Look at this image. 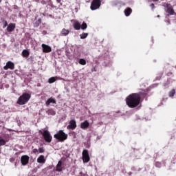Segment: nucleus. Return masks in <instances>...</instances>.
<instances>
[{
  "instance_id": "obj_1",
  "label": "nucleus",
  "mask_w": 176,
  "mask_h": 176,
  "mask_svg": "<svg viewBox=\"0 0 176 176\" xmlns=\"http://www.w3.org/2000/svg\"><path fill=\"white\" fill-rule=\"evenodd\" d=\"M125 101L129 108H137L141 104L140 97L138 93L130 94L126 98Z\"/></svg>"
},
{
  "instance_id": "obj_2",
  "label": "nucleus",
  "mask_w": 176,
  "mask_h": 176,
  "mask_svg": "<svg viewBox=\"0 0 176 176\" xmlns=\"http://www.w3.org/2000/svg\"><path fill=\"white\" fill-rule=\"evenodd\" d=\"M30 98H31V95L24 93L18 98L16 104H19V105H25L30 101Z\"/></svg>"
},
{
  "instance_id": "obj_3",
  "label": "nucleus",
  "mask_w": 176,
  "mask_h": 176,
  "mask_svg": "<svg viewBox=\"0 0 176 176\" xmlns=\"http://www.w3.org/2000/svg\"><path fill=\"white\" fill-rule=\"evenodd\" d=\"M54 138L58 140L59 142H64L68 138V135L64 132L63 130H59L55 135Z\"/></svg>"
},
{
  "instance_id": "obj_4",
  "label": "nucleus",
  "mask_w": 176,
  "mask_h": 176,
  "mask_svg": "<svg viewBox=\"0 0 176 176\" xmlns=\"http://www.w3.org/2000/svg\"><path fill=\"white\" fill-rule=\"evenodd\" d=\"M38 133L40 134H42L45 142H52V140H53V137L52 136V135L50 134V132H49V131L40 130V131H38Z\"/></svg>"
},
{
  "instance_id": "obj_5",
  "label": "nucleus",
  "mask_w": 176,
  "mask_h": 176,
  "mask_svg": "<svg viewBox=\"0 0 176 176\" xmlns=\"http://www.w3.org/2000/svg\"><path fill=\"white\" fill-rule=\"evenodd\" d=\"M101 8V0H93L91 3V10H97Z\"/></svg>"
},
{
  "instance_id": "obj_6",
  "label": "nucleus",
  "mask_w": 176,
  "mask_h": 176,
  "mask_svg": "<svg viewBox=\"0 0 176 176\" xmlns=\"http://www.w3.org/2000/svg\"><path fill=\"white\" fill-rule=\"evenodd\" d=\"M82 155L83 163H89L90 162V155H89V150L84 149L82 151Z\"/></svg>"
},
{
  "instance_id": "obj_7",
  "label": "nucleus",
  "mask_w": 176,
  "mask_h": 176,
  "mask_svg": "<svg viewBox=\"0 0 176 176\" xmlns=\"http://www.w3.org/2000/svg\"><path fill=\"white\" fill-rule=\"evenodd\" d=\"M165 8L166 13H168L170 16H173V14H175V11H174V8H173L171 4L166 3Z\"/></svg>"
},
{
  "instance_id": "obj_8",
  "label": "nucleus",
  "mask_w": 176,
  "mask_h": 176,
  "mask_svg": "<svg viewBox=\"0 0 176 176\" xmlns=\"http://www.w3.org/2000/svg\"><path fill=\"white\" fill-rule=\"evenodd\" d=\"M67 129V130H75L76 129V121L75 120H71Z\"/></svg>"
},
{
  "instance_id": "obj_9",
  "label": "nucleus",
  "mask_w": 176,
  "mask_h": 176,
  "mask_svg": "<svg viewBox=\"0 0 176 176\" xmlns=\"http://www.w3.org/2000/svg\"><path fill=\"white\" fill-rule=\"evenodd\" d=\"M30 162V157L28 155H23L21 157V162L22 166H27Z\"/></svg>"
},
{
  "instance_id": "obj_10",
  "label": "nucleus",
  "mask_w": 176,
  "mask_h": 176,
  "mask_svg": "<svg viewBox=\"0 0 176 176\" xmlns=\"http://www.w3.org/2000/svg\"><path fill=\"white\" fill-rule=\"evenodd\" d=\"M3 69H5V71H8V69H14V63L12 61L7 62L6 65L3 67Z\"/></svg>"
},
{
  "instance_id": "obj_11",
  "label": "nucleus",
  "mask_w": 176,
  "mask_h": 176,
  "mask_svg": "<svg viewBox=\"0 0 176 176\" xmlns=\"http://www.w3.org/2000/svg\"><path fill=\"white\" fill-rule=\"evenodd\" d=\"M41 47H43V53H50L52 52V47L47 45L42 44Z\"/></svg>"
},
{
  "instance_id": "obj_12",
  "label": "nucleus",
  "mask_w": 176,
  "mask_h": 176,
  "mask_svg": "<svg viewBox=\"0 0 176 176\" xmlns=\"http://www.w3.org/2000/svg\"><path fill=\"white\" fill-rule=\"evenodd\" d=\"M148 89H146V90L142 89L139 93H137L140 97V101H141L142 97L144 98V97H146V96H148Z\"/></svg>"
},
{
  "instance_id": "obj_13",
  "label": "nucleus",
  "mask_w": 176,
  "mask_h": 176,
  "mask_svg": "<svg viewBox=\"0 0 176 176\" xmlns=\"http://www.w3.org/2000/svg\"><path fill=\"white\" fill-rule=\"evenodd\" d=\"M90 123H89V121L85 120L80 124V129H82V130H86V129H88Z\"/></svg>"
},
{
  "instance_id": "obj_14",
  "label": "nucleus",
  "mask_w": 176,
  "mask_h": 176,
  "mask_svg": "<svg viewBox=\"0 0 176 176\" xmlns=\"http://www.w3.org/2000/svg\"><path fill=\"white\" fill-rule=\"evenodd\" d=\"M16 28V23H10L7 27L8 32H13Z\"/></svg>"
},
{
  "instance_id": "obj_15",
  "label": "nucleus",
  "mask_w": 176,
  "mask_h": 176,
  "mask_svg": "<svg viewBox=\"0 0 176 176\" xmlns=\"http://www.w3.org/2000/svg\"><path fill=\"white\" fill-rule=\"evenodd\" d=\"M62 166H63V162L58 161L56 165V171H58V173H61V171H63Z\"/></svg>"
},
{
  "instance_id": "obj_16",
  "label": "nucleus",
  "mask_w": 176,
  "mask_h": 176,
  "mask_svg": "<svg viewBox=\"0 0 176 176\" xmlns=\"http://www.w3.org/2000/svg\"><path fill=\"white\" fill-rule=\"evenodd\" d=\"M37 162L40 163L41 164H43L45 163H46V159H45V155H40L38 158H37Z\"/></svg>"
},
{
  "instance_id": "obj_17",
  "label": "nucleus",
  "mask_w": 176,
  "mask_h": 176,
  "mask_svg": "<svg viewBox=\"0 0 176 176\" xmlns=\"http://www.w3.org/2000/svg\"><path fill=\"white\" fill-rule=\"evenodd\" d=\"M73 27L74 30L79 31V30H80V23H79L78 21H74L73 23Z\"/></svg>"
},
{
  "instance_id": "obj_18",
  "label": "nucleus",
  "mask_w": 176,
  "mask_h": 176,
  "mask_svg": "<svg viewBox=\"0 0 176 176\" xmlns=\"http://www.w3.org/2000/svg\"><path fill=\"white\" fill-rule=\"evenodd\" d=\"M132 12H133V10L131 8H127L124 10V14H125V16H126V17H129V16H130V14H131Z\"/></svg>"
},
{
  "instance_id": "obj_19",
  "label": "nucleus",
  "mask_w": 176,
  "mask_h": 176,
  "mask_svg": "<svg viewBox=\"0 0 176 176\" xmlns=\"http://www.w3.org/2000/svg\"><path fill=\"white\" fill-rule=\"evenodd\" d=\"M56 104V100H54V98H49L47 102H46V105H50V104Z\"/></svg>"
},
{
  "instance_id": "obj_20",
  "label": "nucleus",
  "mask_w": 176,
  "mask_h": 176,
  "mask_svg": "<svg viewBox=\"0 0 176 176\" xmlns=\"http://www.w3.org/2000/svg\"><path fill=\"white\" fill-rule=\"evenodd\" d=\"M61 34L63 36H67V35H68V34H69V30L63 28L61 31Z\"/></svg>"
},
{
  "instance_id": "obj_21",
  "label": "nucleus",
  "mask_w": 176,
  "mask_h": 176,
  "mask_svg": "<svg viewBox=\"0 0 176 176\" xmlns=\"http://www.w3.org/2000/svg\"><path fill=\"white\" fill-rule=\"evenodd\" d=\"M23 57H28L30 56V51L27 50H23L22 52Z\"/></svg>"
},
{
  "instance_id": "obj_22",
  "label": "nucleus",
  "mask_w": 176,
  "mask_h": 176,
  "mask_svg": "<svg viewBox=\"0 0 176 176\" xmlns=\"http://www.w3.org/2000/svg\"><path fill=\"white\" fill-rule=\"evenodd\" d=\"M47 115H52V116H54L56 115V111L53 109H49L47 111Z\"/></svg>"
},
{
  "instance_id": "obj_23",
  "label": "nucleus",
  "mask_w": 176,
  "mask_h": 176,
  "mask_svg": "<svg viewBox=\"0 0 176 176\" xmlns=\"http://www.w3.org/2000/svg\"><path fill=\"white\" fill-rule=\"evenodd\" d=\"M80 39H86L87 36H89L88 33H82V34L80 35Z\"/></svg>"
},
{
  "instance_id": "obj_24",
  "label": "nucleus",
  "mask_w": 176,
  "mask_h": 176,
  "mask_svg": "<svg viewBox=\"0 0 176 176\" xmlns=\"http://www.w3.org/2000/svg\"><path fill=\"white\" fill-rule=\"evenodd\" d=\"M81 30H86L87 28V23L85 22H83L82 25H80Z\"/></svg>"
},
{
  "instance_id": "obj_25",
  "label": "nucleus",
  "mask_w": 176,
  "mask_h": 176,
  "mask_svg": "<svg viewBox=\"0 0 176 176\" xmlns=\"http://www.w3.org/2000/svg\"><path fill=\"white\" fill-rule=\"evenodd\" d=\"M78 63L80 64V65H86V60L83 58H80Z\"/></svg>"
},
{
  "instance_id": "obj_26",
  "label": "nucleus",
  "mask_w": 176,
  "mask_h": 176,
  "mask_svg": "<svg viewBox=\"0 0 176 176\" xmlns=\"http://www.w3.org/2000/svg\"><path fill=\"white\" fill-rule=\"evenodd\" d=\"M56 78L55 77H51L49 78L48 80V82L52 84V83H54V82H56Z\"/></svg>"
},
{
  "instance_id": "obj_27",
  "label": "nucleus",
  "mask_w": 176,
  "mask_h": 176,
  "mask_svg": "<svg viewBox=\"0 0 176 176\" xmlns=\"http://www.w3.org/2000/svg\"><path fill=\"white\" fill-rule=\"evenodd\" d=\"M3 145H6V140L0 139V146H3Z\"/></svg>"
},
{
  "instance_id": "obj_28",
  "label": "nucleus",
  "mask_w": 176,
  "mask_h": 176,
  "mask_svg": "<svg viewBox=\"0 0 176 176\" xmlns=\"http://www.w3.org/2000/svg\"><path fill=\"white\" fill-rule=\"evenodd\" d=\"M169 97H173V96H175V89H172L169 94Z\"/></svg>"
},
{
  "instance_id": "obj_29",
  "label": "nucleus",
  "mask_w": 176,
  "mask_h": 176,
  "mask_svg": "<svg viewBox=\"0 0 176 176\" xmlns=\"http://www.w3.org/2000/svg\"><path fill=\"white\" fill-rule=\"evenodd\" d=\"M39 24H41V19H38L35 22L34 27H39Z\"/></svg>"
},
{
  "instance_id": "obj_30",
  "label": "nucleus",
  "mask_w": 176,
  "mask_h": 176,
  "mask_svg": "<svg viewBox=\"0 0 176 176\" xmlns=\"http://www.w3.org/2000/svg\"><path fill=\"white\" fill-rule=\"evenodd\" d=\"M39 153H45V148L43 147H40L38 148Z\"/></svg>"
},
{
  "instance_id": "obj_31",
  "label": "nucleus",
  "mask_w": 176,
  "mask_h": 176,
  "mask_svg": "<svg viewBox=\"0 0 176 176\" xmlns=\"http://www.w3.org/2000/svg\"><path fill=\"white\" fill-rule=\"evenodd\" d=\"M32 152H33V153L36 154V153H38V149L37 148H34L32 150Z\"/></svg>"
},
{
  "instance_id": "obj_32",
  "label": "nucleus",
  "mask_w": 176,
  "mask_h": 176,
  "mask_svg": "<svg viewBox=\"0 0 176 176\" xmlns=\"http://www.w3.org/2000/svg\"><path fill=\"white\" fill-rule=\"evenodd\" d=\"M168 85H170V82H168V81H167L166 82L164 83V87H166V86H168Z\"/></svg>"
},
{
  "instance_id": "obj_33",
  "label": "nucleus",
  "mask_w": 176,
  "mask_h": 176,
  "mask_svg": "<svg viewBox=\"0 0 176 176\" xmlns=\"http://www.w3.org/2000/svg\"><path fill=\"white\" fill-rule=\"evenodd\" d=\"M57 3H60V6H63V3H61V0H56Z\"/></svg>"
},
{
  "instance_id": "obj_34",
  "label": "nucleus",
  "mask_w": 176,
  "mask_h": 176,
  "mask_svg": "<svg viewBox=\"0 0 176 176\" xmlns=\"http://www.w3.org/2000/svg\"><path fill=\"white\" fill-rule=\"evenodd\" d=\"M151 8H152V9H155V4L154 3H151L150 5Z\"/></svg>"
},
{
  "instance_id": "obj_35",
  "label": "nucleus",
  "mask_w": 176,
  "mask_h": 176,
  "mask_svg": "<svg viewBox=\"0 0 176 176\" xmlns=\"http://www.w3.org/2000/svg\"><path fill=\"white\" fill-rule=\"evenodd\" d=\"M155 166H156L157 167H159V166H160V163L156 162Z\"/></svg>"
},
{
  "instance_id": "obj_36",
  "label": "nucleus",
  "mask_w": 176,
  "mask_h": 176,
  "mask_svg": "<svg viewBox=\"0 0 176 176\" xmlns=\"http://www.w3.org/2000/svg\"><path fill=\"white\" fill-rule=\"evenodd\" d=\"M7 26H8V22H7V21H6V22H5V24H4V27H3V28H5V27H7Z\"/></svg>"
},
{
  "instance_id": "obj_37",
  "label": "nucleus",
  "mask_w": 176,
  "mask_h": 176,
  "mask_svg": "<svg viewBox=\"0 0 176 176\" xmlns=\"http://www.w3.org/2000/svg\"><path fill=\"white\" fill-rule=\"evenodd\" d=\"M161 76H163V73L161 74Z\"/></svg>"
},
{
  "instance_id": "obj_38",
  "label": "nucleus",
  "mask_w": 176,
  "mask_h": 176,
  "mask_svg": "<svg viewBox=\"0 0 176 176\" xmlns=\"http://www.w3.org/2000/svg\"><path fill=\"white\" fill-rule=\"evenodd\" d=\"M2 2V0H0V3Z\"/></svg>"
}]
</instances>
